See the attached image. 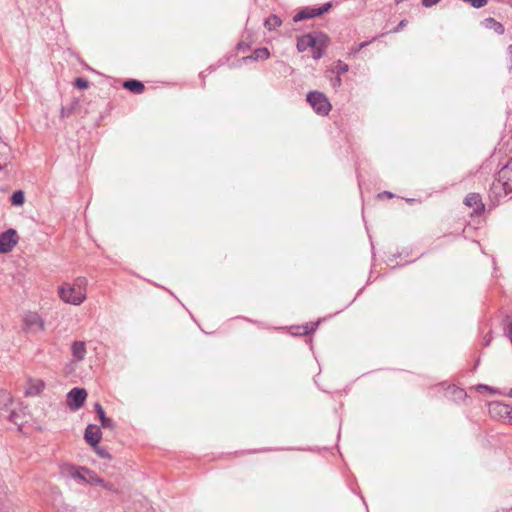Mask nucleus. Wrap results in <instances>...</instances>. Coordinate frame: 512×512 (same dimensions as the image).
<instances>
[{
  "label": "nucleus",
  "mask_w": 512,
  "mask_h": 512,
  "mask_svg": "<svg viewBox=\"0 0 512 512\" xmlns=\"http://www.w3.org/2000/svg\"><path fill=\"white\" fill-rule=\"evenodd\" d=\"M100 423H101V427L102 428H107V429H114L115 428V423L109 417H106Z\"/></svg>",
  "instance_id": "72a5a7b5"
},
{
  "label": "nucleus",
  "mask_w": 512,
  "mask_h": 512,
  "mask_svg": "<svg viewBox=\"0 0 512 512\" xmlns=\"http://www.w3.org/2000/svg\"><path fill=\"white\" fill-rule=\"evenodd\" d=\"M314 44L310 46L312 51V58L319 60L323 57L327 47L330 44L329 36L322 31H314Z\"/></svg>",
  "instance_id": "7ed1b4c3"
},
{
  "label": "nucleus",
  "mask_w": 512,
  "mask_h": 512,
  "mask_svg": "<svg viewBox=\"0 0 512 512\" xmlns=\"http://www.w3.org/2000/svg\"><path fill=\"white\" fill-rule=\"evenodd\" d=\"M477 390L478 391L486 390V391H489L490 393H495L496 392V390L493 387L485 385V384H479L477 386Z\"/></svg>",
  "instance_id": "4c0bfd02"
},
{
  "label": "nucleus",
  "mask_w": 512,
  "mask_h": 512,
  "mask_svg": "<svg viewBox=\"0 0 512 512\" xmlns=\"http://www.w3.org/2000/svg\"><path fill=\"white\" fill-rule=\"evenodd\" d=\"M318 17L315 11V7H304L300 9L294 16L293 22L298 23L303 20L312 19Z\"/></svg>",
  "instance_id": "2eb2a0df"
},
{
  "label": "nucleus",
  "mask_w": 512,
  "mask_h": 512,
  "mask_svg": "<svg viewBox=\"0 0 512 512\" xmlns=\"http://www.w3.org/2000/svg\"><path fill=\"white\" fill-rule=\"evenodd\" d=\"M204 73H205L204 71L200 73V77H201L202 79H204V77H205Z\"/></svg>",
  "instance_id": "09e8293b"
},
{
  "label": "nucleus",
  "mask_w": 512,
  "mask_h": 512,
  "mask_svg": "<svg viewBox=\"0 0 512 512\" xmlns=\"http://www.w3.org/2000/svg\"><path fill=\"white\" fill-rule=\"evenodd\" d=\"M73 85H74L75 88H77L79 90H85V89H87L89 87L90 83H89V81L86 78L77 77L74 80Z\"/></svg>",
  "instance_id": "cd10ccee"
},
{
  "label": "nucleus",
  "mask_w": 512,
  "mask_h": 512,
  "mask_svg": "<svg viewBox=\"0 0 512 512\" xmlns=\"http://www.w3.org/2000/svg\"><path fill=\"white\" fill-rule=\"evenodd\" d=\"M465 3H469L473 8L480 9L484 7L488 0H462Z\"/></svg>",
  "instance_id": "2f4dec72"
},
{
  "label": "nucleus",
  "mask_w": 512,
  "mask_h": 512,
  "mask_svg": "<svg viewBox=\"0 0 512 512\" xmlns=\"http://www.w3.org/2000/svg\"><path fill=\"white\" fill-rule=\"evenodd\" d=\"M207 70L211 73V72H213L215 70V67L214 66H209V68Z\"/></svg>",
  "instance_id": "49530a36"
},
{
  "label": "nucleus",
  "mask_w": 512,
  "mask_h": 512,
  "mask_svg": "<svg viewBox=\"0 0 512 512\" xmlns=\"http://www.w3.org/2000/svg\"><path fill=\"white\" fill-rule=\"evenodd\" d=\"M405 201H406L408 204L412 205V204H413V203H415L417 200H416V199H414V198H406V199H405Z\"/></svg>",
  "instance_id": "a18cd8bd"
},
{
  "label": "nucleus",
  "mask_w": 512,
  "mask_h": 512,
  "mask_svg": "<svg viewBox=\"0 0 512 512\" xmlns=\"http://www.w3.org/2000/svg\"><path fill=\"white\" fill-rule=\"evenodd\" d=\"M58 512H76V507L69 504H62L58 507Z\"/></svg>",
  "instance_id": "f704fd0d"
},
{
  "label": "nucleus",
  "mask_w": 512,
  "mask_h": 512,
  "mask_svg": "<svg viewBox=\"0 0 512 512\" xmlns=\"http://www.w3.org/2000/svg\"><path fill=\"white\" fill-rule=\"evenodd\" d=\"M10 202L13 206H21L25 202V195L22 190H16L10 197Z\"/></svg>",
  "instance_id": "b1692460"
},
{
  "label": "nucleus",
  "mask_w": 512,
  "mask_h": 512,
  "mask_svg": "<svg viewBox=\"0 0 512 512\" xmlns=\"http://www.w3.org/2000/svg\"><path fill=\"white\" fill-rule=\"evenodd\" d=\"M19 237L17 231L9 228L0 234V254H7L17 245Z\"/></svg>",
  "instance_id": "39448f33"
},
{
  "label": "nucleus",
  "mask_w": 512,
  "mask_h": 512,
  "mask_svg": "<svg viewBox=\"0 0 512 512\" xmlns=\"http://www.w3.org/2000/svg\"><path fill=\"white\" fill-rule=\"evenodd\" d=\"M512 190H506V184L503 181H499V177L497 176V179L495 182H493L489 198L494 203H499L502 197H506Z\"/></svg>",
  "instance_id": "423d86ee"
},
{
  "label": "nucleus",
  "mask_w": 512,
  "mask_h": 512,
  "mask_svg": "<svg viewBox=\"0 0 512 512\" xmlns=\"http://www.w3.org/2000/svg\"><path fill=\"white\" fill-rule=\"evenodd\" d=\"M282 24V20L280 19L279 16L275 15V14H271L268 18L265 19L264 21V26L265 28H267L269 31H273L275 30L277 27L281 26Z\"/></svg>",
  "instance_id": "4be33fe9"
},
{
  "label": "nucleus",
  "mask_w": 512,
  "mask_h": 512,
  "mask_svg": "<svg viewBox=\"0 0 512 512\" xmlns=\"http://www.w3.org/2000/svg\"><path fill=\"white\" fill-rule=\"evenodd\" d=\"M483 24L487 29L493 30L498 35H502L505 32L503 24L492 17L484 19Z\"/></svg>",
  "instance_id": "6ab92c4d"
},
{
  "label": "nucleus",
  "mask_w": 512,
  "mask_h": 512,
  "mask_svg": "<svg viewBox=\"0 0 512 512\" xmlns=\"http://www.w3.org/2000/svg\"><path fill=\"white\" fill-rule=\"evenodd\" d=\"M18 414L15 412V411H11L10 414H9V421L13 422L14 424L18 425Z\"/></svg>",
  "instance_id": "a19ab883"
},
{
  "label": "nucleus",
  "mask_w": 512,
  "mask_h": 512,
  "mask_svg": "<svg viewBox=\"0 0 512 512\" xmlns=\"http://www.w3.org/2000/svg\"><path fill=\"white\" fill-rule=\"evenodd\" d=\"M499 181L506 184V190H512V162H506L497 173Z\"/></svg>",
  "instance_id": "9d476101"
},
{
  "label": "nucleus",
  "mask_w": 512,
  "mask_h": 512,
  "mask_svg": "<svg viewBox=\"0 0 512 512\" xmlns=\"http://www.w3.org/2000/svg\"><path fill=\"white\" fill-rule=\"evenodd\" d=\"M77 106H78V100H74L70 105L63 106L60 110L61 118H67L70 115H72Z\"/></svg>",
  "instance_id": "393cba45"
},
{
  "label": "nucleus",
  "mask_w": 512,
  "mask_h": 512,
  "mask_svg": "<svg viewBox=\"0 0 512 512\" xmlns=\"http://www.w3.org/2000/svg\"><path fill=\"white\" fill-rule=\"evenodd\" d=\"M102 438L101 427L96 424H89L84 432L85 441L92 447H96Z\"/></svg>",
  "instance_id": "6e6552de"
},
{
  "label": "nucleus",
  "mask_w": 512,
  "mask_h": 512,
  "mask_svg": "<svg viewBox=\"0 0 512 512\" xmlns=\"http://www.w3.org/2000/svg\"><path fill=\"white\" fill-rule=\"evenodd\" d=\"M87 399V391L84 388L74 387L66 397V404L71 411L79 410Z\"/></svg>",
  "instance_id": "20e7f679"
},
{
  "label": "nucleus",
  "mask_w": 512,
  "mask_h": 512,
  "mask_svg": "<svg viewBox=\"0 0 512 512\" xmlns=\"http://www.w3.org/2000/svg\"><path fill=\"white\" fill-rule=\"evenodd\" d=\"M348 71H349V65L347 63L343 62L342 60L335 61L333 72L336 75L341 76L342 74H344Z\"/></svg>",
  "instance_id": "a878e982"
},
{
  "label": "nucleus",
  "mask_w": 512,
  "mask_h": 512,
  "mask_svg": "<svg viewBox=\"0 0 512 512\" xmlns=\"http://www.w3.org/2000/svg\"><path fill=\"white\" fill-rule=\"evenodd\" d=\"M84 472L87 474V481L86 483L90 485H98L103 487L104 489L111 490L112 484L106 483L101 477L98 476V474L88 468V470H84Z\"/></svg>",
  "instance_id": "ddd939ff"
},
{
  "label": "nucleus",
  "mask_w": 512,
  "mask_h": 512,
  "mask_svg": "<svg viewBox=\"0 0 512 512\" xmlns=\"http://www.w3.org/2000/svg\"><path fill=\"white\" fill-rule=\"evenodd\" d=\"M94 411L97 414L100 422L107 417L102 405L99 402L94 404Z\"/></svg>",
  "instance_id": "7c9ffc66"
},
{
  "label": "nucleus",
  "mask_w": 512,
  "mask_h": 512,
  "mask_svg": "<svg viewBox=\"0 0 512 512\" xmlns=\"http://www.w3.org/2000/svg\"><path fill=\"white\" fill-rule=\"evenodd\" d=\"M122 86L133 94H141L145 89L144 83L137 79H126Z\"/></svg>",
  "instance_id": "dca6fc26"
},
{
  "label": "nucleus",
  "mask_w": 512,
  "mask_h": 512,
  "mask_svg": "<svg viewBox=\"0 0 512 512\" xmlns=\"http://www.w3.org/2000/svg\"><path fill=\"white\" fill-rule=\"evenodd\" d=\"M45 383L41 379H28L25 395L28 397L38 396L44 390Z\"/></svg>",
  "instance_id": "1a4fd4ad"
},
{
  "label": "nucleus",
  "mask_w": 512,
  "mask_h": 512,
  "mask_svg": "<svg viewBox=\"0 0 512 512\" xmlns=\"http://www.w3.org/2000/svg\"><path fill=\"white\" fill-rule=\"evenodd\" d=\"M236 49L237 50H246V49H250V43H246L244 41H240L237 45H236Z\"/></svg>",
  "instance_id": "ea45409f"
},
{
  "label": "nucleus",
  "mask_w": 512,
  "mask_h": 512,
  "mask_svg": "<svg viewBox=\"0 0 512 512\" xmlns=\"http://www.w3.org/2000/svg\"><path fill=\"white\" fill-rule=\"evenodd\" d=\"M58 294L62 301L75 306L82 304L86 300L85 291L77 290L75 285L70 283H63L58 288Z\"/></svg>",
  "instance_id": "f257e3e1"
},
{
  "label": "nucleus",
  "mask_w": 512,
  "mask_h": 512,
  "mask_svg": "<svg viewBox=\"0 0 512 512\" xmlns=\"http://www.w3.org/2000/svg\"><path fill=\"white\" fill-rule=\"evenodd\" d=\"M407 24V21L406 20H401L398 25L396 27L393 28V30L391 32L393 33H397L399 31H401Z\"/></svg>",
  "instance_id": "58836bf2"
},
{
  "label": "nucleus",
  "mask_w": 512,
  "mask_h": 512,
  "mask_svg": "<svg viewBox=\"0 0 512 512\" xmlns=\"http://www.w3.org/2000/svg\"><path fill=\"white\" fill-rule=\"evenodd\" d=\"M445 396L455 402H460L466 399L467 393L463 388L449 385L445 391Z\"/></svg>",
  "instance_id": "9b49d317"
},
{
  "label": "nucleus",
  "mask_w": 512,
  "mask_h": 512,
  "mask_svg": "<svg viewBox=\"0 0 512 512\" xmlns=\"http://www.w3.org/2000/svg\"><path fill=\"white\" fill-rule=\"evenodd\" d=\"M484 340H485V346H488L490 344V341H491V336L486 335L484 337Z\"/></svg>",
  "instance_id": "37998d69"
},
{
  "label": "nucleus",
  "mask_w": 512,
  "mask_h": 512,
  "mask_svg": "<svg viewBox=\"0 0 512 512\" xmlns=\"http://www.w3.org/2000/svg\"><path fill=\"white\" fill-rule=\"evenodd\" d=\"M331 84L334 88H339L342 84L341 76L335 75V77L332 78V80H331Z\"/></svg>",
  "instance_id": "c9c22d12"
},
{
  "label": "nucleus",
  "mask_w": 512,
  "mask_h": 512,
  "mask_svg": "<svg viewBox=\"0 0 512 512\" xmlns=\"http://www.w3.org/2000/svg\"><path fill=\"white\" fill-rule=\"evenodd\" d=\"M25 325L28 327L38 326L39 329L44 328V323L37 313H30L24 319Z\"/></svg>",
  "instance_id": "aec40b11"
},
{
  "label": "nucleus",
  "mask_w": 512,
  "mask_h": 512,
  "mask_svg": "<svg viewBox=\"0 0 512 512\" xmlns=\"http://www.w3.org/2000/svg\"><path fill=\"white\" fill-rule=\"evenodd\" d=\"M508 160H512V157H510Z\"/></svg>",
  "instance_id": "3c124183"
},
{
  "label": "nucleus",
  "mask_w": 512,
  "mask_h": 512,
  "mask_svg": "<svg viewBox=\"0 0 512 512\" xmlns=\"http://www.w3.org/2000/svg\"><path fill=\"white\" fill-rule=\"evenodd\" d=\"M377 39V37H373L371 40H368V41H364V42H361V43H355L352 45V47L350 48V54L352 55H356L357 53H359L363 48L367 47L369 44H371L373 41H375Z\"/></svg>",
  "instance_id": "bb28decb"
},
{
  "label": "nucleus",
  "mask_w": 512,
  "mask_h": 512,
  "mask_svg": "<svg viewBox=\"0 0 512 512\" xmlns=\"http://www.w3.org/2000/svg\"><path fill=\"white\" fill-rule=\"evenodd\" d=\"M508 396L509 397H512V389H510L509 393H508Z\"/></svg>",
  "instance_id": "8fccbe9b"
},
{
  "label": "nucleus",
  "mask_w": 512,
  "mask_h": 512,
  "mask_svg": "<svg viewBox=\"0 0 512 512\" xmlns=\"http://www.w3.org/2000/svg\"><path fill=\"white\" fill-rule=\"evenodd\" d=\"M269 57H270V51L268 50V48L260 47V48H256L253 51L252 55L243 57L242 61L244 63H247L249 61H257L259 59L265 60V59H268Z\"/></svg>",
  "instance_id": "f3484780"
},
{
  "label": "nucleus",
  "mask_w": 512,
  "mask_h": 512,
  "mask_svg": "<svg viewBox=\"0 0 512 512\" xmlns=\"http://www.w3.org/2000/svg\"><path fill=\"white\" fill-rule=\"evenodd\" d=\"M306 101L310 104L316 114L326 116L329 114L332 106L326 95L320 91H310L306 96Z\"/></svg>",
  "instance_id": "f03ea898"
},
{
  "label": "nucleus",
  "mask_w": 512,
  "mask_h": 512,
  "mask_svg": "<svg viewBox=\"0 0 512 512\" xmlns=\"http://www.w3.org/2000/svg\"><path fill=\"white\" fill-rule=\"evenodd\" d=\"M441 0H422V5L426 8H430L438 4Z\"/></svg>",
  "instance_id": "e433bc0d"
},
{
  "label": "nucleus",
  "mask_w": 512,
  "mask_h": 512,
  "mask_svg": "<svg viewBox=\"0 0 512 512\" xmlns=\"http://www.w3.org/2000/svg\"><path fill=\"white\" fill-rule=\"evenodd\" d=\"M500 409L501 411L500 412H503L504 411V414H506L510 420H512V407L506 405V404H503L501 402H492L490 403L489 405V413H493V411L495 409Z\"/></svg>",
  "instance_id": "5701e85b"
},
{
  "label": "nucleus",
  "mask_w": 512,
  "mask_h": 512,
  "mask_svg": "<svg viewBox=\"0 0 512 512\" xmlns=\"http://www.w3.org/2000/svg\"><path fill=\"white\" fill-rule=\"evenodd\" d=\"M319 321L306 323L302 326L293 327L295 331L292 332L293 335L306 336L312 334L318 327Z\"/></svg>",
  "instance_id": "a211bd4d"
},
{
  "label": "nucleus",
  "mask_w": 512,
  "mask_h": 512,
  "mask_svg": "<svg viewBox=\"0 0 512 512\" xmlns=\"http://www.w3.org/2000/svg\"><path fill=\"white\" fill-rule=\"evenodd\" d=\"M501 410L498 408V409H495L493 411V413H490L491 415H502L504 414V411L503 412H500Z\"/></svg>",
  "instance_id": "c03bdc74"
},
{
  "label": "nucleus",
  "mask_w": 512,
  "mask_h": 512,
  "mask_svg": "<svg viewBox=\"0 0 512 512\" xmlns=\"http://www.w3.org/2000/svg\"><path fill=\"white\" fill-rule=\"evenodd\" d=\"M313 35H314V31L310 32V33L303 34L297 38L296 49L298 52H304L308 48H310V46H312V44H314V36Z\"/></svg>",
  "instance_id": "f8f14e48"
},
{
  "label": "nucleus",
  "mask_w": 512,
  "mask_h": 512,
  "mask_svg": "<svg viewBox=\"0 0 512 512\" xmlns=\"http://www.w3.org/2000/svg\"><path fill=\"white\" fill-rule=\"evenodd\" d=\"M332 8V2H326L319 7H315V11L317 13V16H322L323 14L329 12V10Z\"/></svg>",
  "instance_id": "c756f323"
},
{
  "label": "nucleus",
  "mask_w": 512,
  "mask_h": 512,
  "mask_svg": "<svg viewBox=\"0 0 512 512\" xmlns=\"http://www.w3.org/2000/svg\"><path fill=\"white\" fill-rule=\"evenodd\" d=\"M84 470H88V468L83 466H71L70 475L74 479L86 482L87 474L84 472Z\"/></svg>",
  "instance_id": "412c9836"
},
{
  "label": "nucleus",
  "mask_w": 512,
  "mask_h": 512,
  "mask_svg": "<svg viewBox=\"0 0 512 512\" xmlns=\"http://www.w3.org/2000/svg\"><path fill=\"white\" fill-rule=\"evenodd\" d=\"M88 281L85 277H77L72 285H75L77 290H82L86 292V286Z\"/></svg>",
  "instance_id": "c85d7f7f"
},
{
  "label": "nucleus",
  "mask_w": 512,
  "mask_h": 512,
  "mask_svg": "<svg viewBox=\"0 0 512 512\" xmlns=\"http://www.w3.org/2000/svg\"><path fill=\"white\" fill-rule=\"evenodd\" d=\"M71 352L73 360L76 362L82 361L86 355V344L83 341H74L71 345Z\"/></svg>",
  "instance_id": "4468645a"
},
{
  "label": "nucleus",
  "mask_w": 512,
  "mask_h": 512,
  "mask_svg": "<svg viewBox=\"0 0 512 512\" xmlns=\"http://www.w3.org/2000/svg\"><path fill=\"white\" fill-rule=\"evenodd\" d=\"M378 197L379 198H382V197H387V198H393L394 197V194L391 193L390 191H384L382 193H379L378 194Z\"/></svg>",
  "instance_id": "79ce46f5"
},
{
  "label": "nucleus",
  "mask_w": 512,
  "mask_h": 512,
  "mask_svg": "<svg viewBox=\"0 0 512 512\" xmlns=\"http://www.w3.org/2000/svg\"><path fill=\"white\" fill-rule=\"evenodd\" d=\"M6 166H7V165H6V163H5V164H1V163H0V170L5 169V168H6Z\"/></svg>",
  "instance_id": "de8ad7c7"
},
{
  "label": "nucleus",
  "mask_w": 512,
  "mask_h": 512,
  "mask_svg": "<svg viewBox=\"0 0 512 512\" xmlns=\"http://www.w3.org/2000/svg\"><path fill=\"white\" fill-rule=\"evenodd\" d=\"M464 204L473 209L471 213L472 216L480 215L485 210V204L479 193H469L464 199Z\"/></svg>",
  "instance_id": "0eeeda50"
},
{
  "label": "nucleus",
  "mask_w": 512,
  "mask_h": 512,
  "mask_svg": "<svg viewBox=\"0 0 512 512\" xmlns=\"http://www.w3.org/2000/svg\"><path fill=\"white\" fill-rule=\"evenodd\" d=\"M97 455H99L103 459H111L110 453L107 451V449L100 447L96 445V447H93Z\"/></svg>",
  "instance_id": "473e14b6"
}]
</instances>
